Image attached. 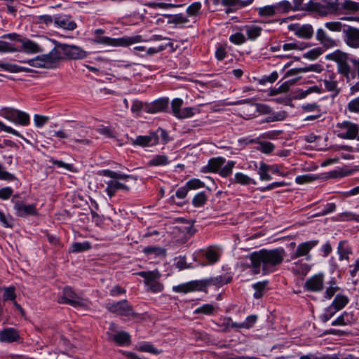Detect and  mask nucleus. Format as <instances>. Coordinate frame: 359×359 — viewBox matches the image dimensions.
<instances>
[{"mask_svg":"<svg viewBox=\"0 0 359 359\" xmlns=\"http://www.w3.org/2000/svg\"><path fill=\"white\" fill-rule=\"evenodd\" d=\"M183 104V101L182 99L180 98H175L172 101L171 107H172V111L174 114V115L177 117V115L180 113L181 110V107Z\"/></svg>","mask_w":359,"mask_h":359,"instance_id":"nucleus-60","label":"nucleus"},{"mask_svg":"<svg viewBox=\"0 0 359 359\" xmlns=\"http://www.w3.org/2000/svg\"><path fill=\"white\" fill-rule=\"evenodd\" d=\"M235 164H236L235 161H228L227 163L224 167H222V166L221 167V168L218 172L219 175L223 177H229V175H231V173L233 172V168Z\"/></svg>","mask_w":359,"mask_h":359,"instance_id":"nucleus-45","label":"nucleus"},{"mask_svg":"<svg viewBox=\"0 0 359 359\" xmlns=\"http://www.w3.org/2000/svg\"><path fill=\"white\" fill-rule=\"evenodd\" d=\"M142 252L147 255H154L156 257H165L166 255V250L165 248L157 246H147L145 247Z\"/></svg>","mask_w":359,"mask_h":359,"instance_id":"nucleus-33","label":"nucleus"},{"mask_svg":"<svg viewBox=\"0 0 359 359\" xmlns=\"http://www.w3.org/2000/svg\"><path fill=\"white\" fill-rule=\"evenodd\" d=\"M233 182L242 185H248L250 184H256L257 182L253 179L242 172H236L234 175Z\"/></svg>","mask_w":359,"mask_h":359,"instance_id":"nucleus-35","label":"nucleus"},{"mask_svg":"<svg viewBox=\"0 0 359 359\" xmlns=\"http://www.w3.org/2000/svg\"><path fill=\"white\" fill-rule=\"evenodd\" d=\"M310 71H316L314 65H310L309 67H302V68L291 69L285 73V76L287 77V76H294V75H297L300 73L307 72H310Z\"/></svg>","mask_w":359,"mask_h":359,"instance_id":"nucleus-47","label":"nucleus"},{"mask_svg":"<svg viewBox=\"0 0 359 359\" xmlns=\"http://www.w3.org/2000/svg\"><path fill=\"white\" fill-rule=\"evenodd\" d=\"M225 158L222 157L212 158L209 160L205 168L210 172H219L221 167L224 164Z\"/></svg>","mask_w":359,"mask_h":359,"instance_id":"nucleus-28","label":"nucleus"},{"mask_svg":"<svg viewBox=\"0 0 359 359\" xmlns=\"http://www.w3.org/2000/svg\"><path fill=\"white\" fill-rule=\"evenodd\" d=\"M196 109L193 107H185L180 110L177 118H187L191 117L195 114Z\"/></svg>","mask_w":359,"mask_h":359,"instance_id":"nucleus-54","label":"nucleus"},{"mask_svg":"<svg viewBox=\"0 0 359 359\" xmlns=\"http://www.w3.org/2000/svg\"><path fill=\"white\" fill-rule=\"evenodd\" d=\"M168 98L159 99L154 101L148 109L149 113H157L164 111L168 106Z\"/></svg>","mask_w":359,"mask_h":359,"instance_id":"nucleus-30","label":"nucleus"},{"mask_svg":"<svg viewBox=\"0 0 359 359\" xmlns=\"http://www.w3.org/2000/svg\"><path fill=\"white\" fill-rule=\"evenodd\" d=\"M201 4L200 2H194L191 4L187 9V12L190 16L196 15L201 10Z\"/></svg>","mask_w":359,"mask_h":359,"instance_id":"nucleus-59","label":"nucleus"},{"mask_svg":"<svg viewBox=\"0 0 359 359\" xmlns=\"http://www.w3.org/2000/svg\"><path fill=\"white\" fill-rule=\"evenodd\" d=\"M107 334L108 341L115 342L119 346H128L130 344V335L126 332H107Z\"/></svg>","mask_w":359,"mask_h":359,"instance_id":"nucleus-21","label":"nucleus"},{"mask_svg":"<svg viewBox=\"0 0 359 359\" xmlns=\"http://www.w3.org/2000/svg\"><path fill=\"white\" fill-rule=\"evenodd\" d=\"M274 145L269 142H259L257 149L264 154H270L274 150Z\"/></svg>","mask_w":359,"mask_h":359,"instance_id":"nucleus-50","label":"nucleus"},{"mask_svg":"<svg viewBox=\"0 0 359 359\" xmlns=\"http://www.w3.org/2000/svg\"><path fill=\"white\" fill-rule=\"evenodd\" d=\"M304 289L310 292H320L324 288V276L323 273L316 274L308 278L305 282Z\"/></svg>","mask_w":359,"mask_h":359,"instance_id":"nucleus-17","label":"nucleus"},{"mask_svg":"<svg viewBox=\"0 0 359 359\" xmlns=\"http://www.w3.org/2000/svg\"><path fill=\"white\" fill-rule=\"evenodd\" d=\"M269 172H271L269 165H267L264 162H261L258 170V174L259 175L260 180L262 181L271 180L272 177L269 175Z\"/></svg>","mask_w":359,"mask_h":359,"instance_id":"nucleus-37","label":"nucleus"},{"mask_svg":"<svg viewBox=\"0 0 359 359\" xmlns=\"http://www.w3.org/2000/svg\"><path fill=\"white\" fill-rule=\"evenodd\" d=\"M43 62L46 63V68L52 67V65L57 61L63 60L61 52L57 48H54L49 53L40 56Z\"/></svg>","mask_w":359,"mask_h":359,"instance_id":"nucleus-26","label":"nucleus"},{"mask_svg":"<svg viewBox=\"0 0 359 359\" xmlns=\"http://www.w3.org/2000/svg\"><path fill=\"white\" fill-rule=\"evenodd\" d=\"M328 1L332 4V8L329 10L325 17L342 13L354 14L359 12V2L352 0H344L342 2H339V0H328Z\"/></svg>","mask_w":359,"mask_h":359,"instance_id":"nucleus-8","label":"nucleus"},{"mask_svg":"<svg viewBox=\"0 0 359 359\" xmlns=\"http://www.w3.org/2000/svg\"><path fill=\"white\" fill-rule=\"evenodd\" d=\"M346 108L351 113L359 114V96L351 100L348 102Z\"/></svg>","mask_w":359,"mask_h":359,"instance_id":"nucleus-51","label":"nucleus"},{"mask_svg":"<svg viewBox=\"0 0 359 359\" xmlns=\"http://www.w3.org/2000/svg\"><path fill=\"white\" fill-rule=\"evenodd\" d=\"M48 120L49 118L48 116H41L39 114H35L34 117V123L36 126L38 128L42 127L48 122Z\"/></svg>","mask_w":359,"mask_h":359,"instance_id":"nucleus-63","label":"nucleus"},{"mask_svg":"<svg viewBox=\"0 0 359 359\" xmlns=\"http://www.w3.org/2000/svg\"><path fill=\"white\" fill-rule=\"evenodd\" d=\"M54 22L58 27L69 31H72L77 27L76 23L71 20L69 15H57L54 18Z\"/></svg>","mask_w":359,"mask_h":359,"instance_id":"nucleus-25","label":"nucleus"},{"mask_svg":"<svg viewBox=\"0 0 359 359\" xmlns=\"http://www.w3.org/2000/svg\"><path fill=\"white\" fill-rule=\"evenodd\" d=\"M318 244V240H313L300 243L297 246L296 250L291 255V259L294 260L300 257H305L307 261L311 260V256L309 255V252Z\"/></svg>","mask_w":359,"mask_h":359,"instance_id":"nucleus-16","label":"nucleus"},{"mask_svg":"<svg viewBox=\"0 0 359 359\" xmlns=\"http://www.w3.org/2000/svg\"><path fill=\"white\" fill-rule=\"evenodd\" d=\"M168 163V158L165 155H156L148 163L151 166L165 165Z\"/></svg>","mask_w":359,"mask_h":359,"instance_id":"nucleus-41","label":"nucleus"},{"mask_svg":"<svg viewBox=\"0 0 359 359\" xmlns=\"http://www.w3.org/2000/svg\"><path fill=\"white\" fill-rule=\"evenodd\" d=\"M11 201L14 203V209L16 212V215L19 217H24L29 215H36L37 214L34 204L26 205L19 199L17 195L13 196Z\"/></svg>","mask_w":359,"mask_h":359,"instance_id":"nucleus-15","label":"nucleus"},{"mask_svg":"<svg viewBox=\"0 0 359 359\" xmlns=\"http://www.w3.org/2000/svg\"><path fill=\"white\" fill-rule=\"evenodd\" d=\"M136 274L144 278V283L149 287V290L154 293L163 291V285L158 280L161 276L158 270L140 271Z\"/></svg>","mask_w":359,"mask_h":359,"instance_id":"nucleus-11","label":"nucleus"},{"mask_svg":"<svg viewBox=\"0 0 359 359\" xmlns=\"http://www.w3.org/2000/svg\"><path fill=\"white\" fill-rule=\"evenodd\" d=\"M323 54L322 48H316L312 50H310L307 53L304 54V57L306 58H309L311 60H315L318 58L320 55Z\"/></svg>","mask_w":359,"mask_h":359,"instance_id":"nucleus-56","label":"nucleus"},{"mask_svg":"<svg viewBox=\"0 0 359 359\" xmlns=\"http://www.w3.org/2000/svg\"><path fill=\"white\" fill-rule=\"evenodd\" d=\"M329 283L330 285L326 288L324 293V298L327 299H330L340 290V287L337 286L334 278H332Z\"/></svg>","mask_w":359,"mask_h":359,"instance_id":"nucleus-38","label":"nucleus"},{"mask_svg":"<svg viewBox=\"0 0 359 359\" xmlns=\"http://www.w3.org/2000/svg\"><path fill=\"white\" fill-rule=\"evenodd\" d=\"M316 38L326 48H333L337 45V41L322 28L317 29Z\"/></svg>","mask_w":359,"mask_h":359,"instance_id":"nucleus-24","label":"nucleus"},{"mask_svg":"<svg viewBox=\"0 0 359 359\" xmlns=\"http://www.w3.org/2000/svg\"><path fill=\"white\" fill-rule=\"evenodd\" d=\"M208 200L206 194L202 191L198 193L192 200V204L195 207H201Z\"/></svg>","mask_w":359,"mask_h":359,"instance_id":"nucleus-48","label":"nucleus"},{"mask_svg":"<svg viewBox=\"0 0 359 359\" xmlns=\"http://www.w3.org/2000/svg\"><path fill=\"white\" fill-rule=\"evenodd\" d=\"M130 143L142 147H152L156 145V136L153 132H150L147 135H139L135 139H131Z\"/></svg>","mask_w":359,"mask_h":359,"instance_id":"nucleus-22","label":"nucleus"},{"mask_svg":"<svg viewBox=\"0 0 359 359\" xmlns=\"http://www.w3.org/2000/svg\"><path fill=\"white\" fill-rule=\"evenodd\" d=\"M275 11L277 14L287 13L292 11V4L286 0L281 1L276 4H273Z\"/></svg>","mask_w":359,"mask_h":359,"instance_id":"nucleus-31","label":"nucleus"},{"mask_svg":"<svg viewBox=\"0 0 359 359\" xmlns=\"http://www.w3.org/2000/svg\"><path fill=\"white\" fill-rule=\"evenodd\" d=\"M327 58L337 64L338 74L341 75L349 83L358 76L359 77V57H351L346 53L337 50L330 54Z\"/></svg>","mask_w":359,"mask_h":359,"instance_id":"nucleus-2","label":"nucleus"},{"mask_svg":"<svg viewBox=\"0 0 359 359\" xmlns=\"http://www.w3.org/2000/svg\"><path fill=\"white\" fill-rule=\"evenodd\" d=\"M232 278L226 275L211 277L207 279L191 280L172 287V291L179 293H188L194 291H205L206 287L215 286L221 287L230 283Z\"/></svg>","mask_w":359,"mask_h":359,"instance_id":"nucleus-3","label":"nucleus"},{"mask_svg":"<svg viewBox=\"0 0 359 359\" xmlns=\"http://www.w3.org/2000/svg\"><path fill=\"white\" fill-rule=\"evenodd\" d=\"M325 90L332 93L334 97L339 94L341 88L338 86L337 76L334 73H331L323 81Z\"/></svg>","mask_w":359,"mask_h":359,"instance_id":"nucleus-23","label":"nucleus"},{"mask_svg":"<svg viewBox=\"0 0 359 359\" xmlns=\"http://www.w3.org/2000/svg\"><path fill=\"white\" fill-rule=\"evenodd\" d=\"M285 250L283 248L271 250L262 249L255 251L245 258L243 264L250 269L253 274L262 273L266 275L273 272L283 261Z\"/></svg>","mask_w":359,"mask_h":359,"instance_id":"nucleus-1","label":"nucleus"},{"mask_svg":"<svg viewBox=\"0 0 359 359\" xmlns=\"http://www.w3.org/2000/svg\"><path fill=\"white\" fill-rule=\"evenodd\" d=\"M20 339L18 331L13 327L6 328L0 331V341L13 343Z\"/></svg>","mask_w":359,"mask_h":359,"instance_id":"nucleus-27","label":"nucleus"},{"mask_svg":"<svg viewBox=\"0 0 359 359\" xmlns=\"http://www.w3.org/2000/svg\"><path fill=\"white\" fill-rule=\"evenodd\" d=\"M215 310V306L212 304H203L201 306L197 308L194 311V313H201L204 315H211L214 313Z\"/></svg>","mask_w":359,"mask_h":359,"instance_id":"nucleus-49","label":"nucleus"},{"mask_svg":"<svg viewBox=\"0 0 359 359\" xmlns=\"http://www.w3.org/2000/svg\"><path fill=\"white\" fill-rule=\"evenodd\" d=\"M154 135L156 136V144L161 142L163 144H165L169 141V136L167 131L163 128H158L156 131L153 132Z\"/></svg>","mask_w":359,"mask_h":359,"instance_id":"nucleus-44","label":"nucleus"},{"mask_svg":"<svg viewBox=\"0 0 359 359\" xmlns=\"http://www.w3.org/2000/svg\"><path fill=\"white\" fill-rule=\"evenodd\" d=\"M285 113L284 112H279L276 114H273L264 120L262 121V123H269V122H273V121H282L285 118Z\"/></svg>","mask_w":359,"mask_h":359,"instance_id":"nucleus-57","label":"nucleus"},{"mask_svg":"<svg viewBox=\"0 0 359 359\" xmlns=\"http://www.w3.org/2000/svg\"><path fill=\"white\" fill-rule=\"evenodd\" d=\"M0 116L20 126H26L30 123L28 114L12 107H4L0 109Z\"/></svg>","mask_w":359,"mask_h":359,"instance_id":"nucleus-9","label":"nucleus"},{"mask_svg":"<svg viewBox=\"0 0 359 359\" xmlns=\"http://www.w3.org/2000/svg\"><path fill=\"white\" fill-rule=\"evenodd\" d=\"M344 42L351 48H359V28L347 25L342 36Z\"/></svg>","mask_w":359,"mask_h":359,"instance_id":"nucleus-14","label":"nucleus"},{"mask_svg":"<svg viewBox=\"0 0 359 359\" xmlns=\"http://www.w3.org/2000/svg\"><path fill=\"white\" fill-rule=\"evenodd\" d=\"M262 30V27L255 25L245 27L246 34L248 38L250 40L257 39L261 34Z\"/></svg>","mask_w":359,"mask_h":359,"instance_id":"nucleus-40","label":"nucleus"},{"mask_svg":"<svg viewBox=\"0 0 359 359\" xmlns=\"http://www.w3.org/2000/svg\"><path fill=\"white\" fill-rule=\"evenodd\" d=\"M192 334L196 340H201L203 341H209L210 340V335L205 332L194 330Z\"/></svg>","mask_w":359,"mask_h":359,"instance_id":"nucleus-62","label":"nucleus"},{"mask_svg":"<svg viewBox=\"0 0 359 359\" xmlns=\"http://www.w3.org/2000/svg\"><path fill=\"white\" fill-rule=\"evenodd\" d=\"M289 29L292 31L297 36L309 39L313 35V29L311 25L306 24L303 25H290Z\"/></svg>","mask_w":359,"mask_h":359,"instance_id":"nucleus-20","label":"nucleus"},{"mask_svg":"<svg viewBox=\"0 0 359 359\" xmlns=\"http://www.w3.org/2000/svg\"><path fill=\"white\" fill-rule=\"evenodd\" d=\"M258 14L261 17L269 18L276 15L273 5H269L258 8Z\"/></svg>","mask_w":359,"mask_h":359,"instance_id":"nucleus-42","label":"nucleus"},{"mask_svg":"<svg viewBox=\"0 0 359 359\" xmlns=\"http://www.w3.org/2000/svg\"><path fill=\"white\" fill-rule=\"evenodd\" d=\"M105 31L102 29H97L94 31L93 42L98 44H104L111 46H129L132 44L144 41L141 35L132 36H125L121 38L114 39L109 36H102Z\"/></svg>","mask_w":359,"mask_h":359,"instance_id":"nucleus-5","label":"nucleus"},{"mask_svg":"<svg viewBox=\"0 0 359 359\" xmlns=\"http://www.w3.org/2000/svg\"><path fill=\"white\" fill-rule=\"evenodd\" d=\"M349 303V298L344 294L338 293L334 298L332 305L339 311L345 308Z\"/></svg>","mask_w":359,"mask_h":359,"instance_id":"nucleus-29","label":"nucleus"},{"mask_svg":"<svg viewBox=\"0 0 359 359\" xmlns=\"http://www.w3.org/2000/svg\"><path fill=\"white\" fill-rule=\"evenodd\" d=\"M91 248V245L88 241H85L83 243H74L71 245L69 252H81L88 250Z\"/></svg>","mask_w":359,"mask_h":359,"instance_id":"nucleus-39","label":"nucleus"},{"mask_svg":"<svg viewBox=\"0 0 359 359\" xmlns=\"http://www.w3.org/2000/svg\"><path fill=\"white\" fill-rule=\"evenodd\" d=\"M268 281H262V282H258L253 285V288L255 290V292L254 294V297L256 299L261 298L266 290V287L267 285Z\"/></svg>","mask_w":359,"mask_h":359,"instance_id":"nucleus-43","label":"nucleus"},{"mask_svg":"<svg viewBox=\"0 0 359 359\" xmlns=\"http://www.w3.org/2000/svg\"><path fill=\"white\" fill-rule=\"evenodd\" d=\"M335 133L341 139L354 140L358 135L359 126L349 121H344L337 123Z\"/></svg>","mask_w":359,"mask_h":359,"instance_id":"nucleus-10","label":"nucleus"},{"mask_svg":"<svg viewBox=\"0 0 359 359\" xmlns=\"http://www.w3.org/2000/svg\"><path fill=\"white\" fill-rule=\"evenodd\" d=\"M106 309L111 313L126 317H135L137 314L134 311L133 306L126 299L106 304Z\"/></svg>","mask_w":359,"mask_h":359,"instance_id":"nucleus-12","label":"nucleus"},{"mask_svg":"<svg viewBox=\"0 0 359 359\" xmlns=\"http://www.w3.org/2000/svg\"><path fill=\"white\" fill-rule=\"evenodd\" d=\"M302 109L305 112H315V113L321 112L320 106L317 103H315V102L304 104L302 106Z\"/></svg>","mask_w":359,"mask_h":359,"instance_id":"nucleus-61","label":"nucleus"},{"mask_svg":"<svg viewBox=\"0 0 359 359\" xmlns=\"http://www.w3.org/2000/svg\"><path fill=\"white\" fill-rule=\"evenodd\" d=\"M3 38H8L20 43V46L12 44L11 43L0 41V52H15L22 50L27 53H36L41 51L40 46L33 41L28 39H21L17 34H8L3 36Z\"/></svg>","mask_w":359,"mask_h":359,"instance_id":"nucleus-4","label":"nucleus"},{"mask_svg":"<svg viewBox=\"0 0 359 359\" xmlns=\"http://www.w3.org/2000/svg\"><path fill=\"white\" fill-rule=\"evenodd\" d=\"M140 351L147 352L152 354L158 355L161 353V351H158L156 348L152 344L149 343H146L138 348Z\"/></svg>","mask_w":359,"mask_h":359,"instance_id":"nucleus-55","label":"nucleus"},{"mask_svg":"<svg viewBox=\"0 0 359 359\" xmlns=\"http://www.w3.org/2000/svg\"><path fill=\"white\" fill-rule=\"evenodd\" d=\"M337 312H338V311L330 304L325 309V312L320 316V318L322 322L326 323L331 319Z\"/></svg>","mask_w":359,"mask_h":359,"instance_id":"nucleus-46","label":"nucleus"},{"mask_svg":"<svg viewBox=\"0 0 359 359\" xmlns=\"http://www.w3.org/2000/svg\"><path fill=\"white\" fill-rule=\"evenodd\" d=\"M60 302L70 304L74 307L83 306L84 305L83 299L76 294L69 287H65L63 297Z\"/></svg>","mask_w":359,"mask_h":359,"instance_id":"nucleus-18","label":"nucleus"},{"mask_svg":"<svg viewBox=\"0 0 359 359\" xmlns=\"http://www.w3.org/2000/svg\"><path fill=\"white\" fill-rule=\"evenodd\" d=\"M186 186L189 190L202 188L205 184L198 179H191L187 182Z\"/></svg>","mask_w":359,"mask_h":359,"instance_id":"nucleus-58","label":"nucleus"},{"mask_svg":"<svg viewBox=\"0 0 359 359\" xmlns=\"http://www.w3.org/2000/svg\"><path fill=\"white\" fill-rule=\"evenodd\" d=\"M290 83L289 81H285L282 83L278 88H273L270 90L269 95L275 96L279 93H286L289 90Z\"/></svg>","mask_w":359,"mask_h":359,"instance_id":"nucleus-52","label":"nucleus"},{"mask_svg":"<svg viewBox=\"0 0 359 359\" xmlns=\"http://www.w3.org/2000/svg\"><path fill=\"white\" fill-rule=\"evenodd\" d=\"M253 0H222L221 4L224 6H236L237 8H243L252 3Z\"/></svg>","mask_w":359,"mask_h":359,"instance_id":"nucleus-36","label":"nucleus"},{"mask_svg":"<svg viewBox=\"0 0 359 359\" xmlns=\"http://www.w3.org/2000/svg\"><path fill=\"white\" fill-rule=\"evenodd\" d=\"M204 256L210 264L215 263L219 259L218 253L212 249L207 250Z\"/></svg>","mask_w":359,"mask_h":359,"instance_id":"nucleus-53","label":"nucleus"},{"mask_svg":"<svg viewBox=\"0 0 359 359\" xmlns=\"http://www.w3.org/2000/svg\"><path fill=\"white\" fill-rule=\"evenodd\" d=\"M325 27L332 32H341L344 34V30L347 25L343 24L340 21H329L324 24Z\"/></svg>","mask_w":359,"mask_h":359,"instance_id":"nucleus-32","label":"nucleus"},{"mask_svg":"<svg viewBox=\"0 0 359 359\" xmlns=\"http://www.w3.org/2000/svg\"><path fill=\"white\" fill-rule=\"evenodd\" d=\"M57 48L61 52L63 59L80 60L86 57V52L81 48L65 43H60Z\"/></svg>","mask_w":359,"mask_h":359,"instance_id":"nucleus-13","label":"nucleus"},{"mask_svg":"<svg viewBox=\"0 0 359 359\" xmlns=\"http://www.w3.org/2000/svg\"><path fill=\"white\" fill-rule=\"evenodd\" d=\"M102 174L104 176L111 178V180H109L106 182L107 187L105 191L107 194L109 196V198L115 196L116 193L118 190H125L128 191L130 190L129 187L126 184L118 182V180H127L128 179L133 180L134 181L137 180V177L133 175H128L126 174H123L121 172L112 171L110 170H104L102 171Z\"/></svg>","mask_w":359,"mask_h":359,"instance_id":"nucleus-6","label":"nucleus"},{"mask_svg":"<svg viewBox=\"0 0 359 359\" xmlns=\"http://www.w3.org/2000/svg\"><path fill=\"white\" fill-rule=\"evenodd\" d=\"M339 259L348 260L349 255L352 254L351 248L346 245L345 241H340L338 245Z\"/></svg>","mask_w":359,"mask_h":359,"instance_id":"nucleus-34","label":"nucleus"},{"mask_svg":"<svg viewBox=\"0 0 359 359\" xmlns=\"http://www.w3.org/2000/svg\"><path fill=\"white\" fill-rule=\"evenodd\" d=\"M230 41L236 44H242L245 42V37L242 33L237 32L230 36Z\"/></svg>","mask_w":359,"mask_h":359,"instance_id":"nucleus-64","label":"nucleus"},{"mask_svg":"<svg viewBox=\"0 0 359 359\" xmlns=\"http://www.w3.org/2000/svg\"><path fill=\"white\" fill-rule=\"evenodd\" d=\"M257 317L255 315L249 316L247 317L245 321L241 323H233L231 318H226L224 320V323L222 325L224 327L223 329L224 332H226L231 326V327L236 328H250L253 326V325L257 321Z\"/></svg>","mask_w":359,"mask_h":359,"instance_id":"nucleus-19","label":"nucleus"},{"mask_svg":"<svg viewBox=\"0 0 359 359\" xmlns=\"http://www.w3.org/2000/svg\"><path fill=\"white\" fill-rule=\"evenodd\" d=\"M304 1V0H294L292 11H309L323 18L332 8V4L328 0H320L319 1L310 0L308 3Z\"/></svg>","mask_w":359,"mask_h":359,"instance_id":"nucleus-7","label":"nucleus"}]
</instances>
